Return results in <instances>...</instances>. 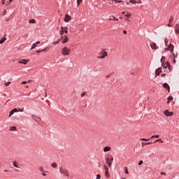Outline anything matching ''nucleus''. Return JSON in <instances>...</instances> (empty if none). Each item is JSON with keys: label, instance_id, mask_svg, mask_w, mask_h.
Wrapping results in <instances>:
<instances>
[{"label": "nucleus", "instance_id": "a18cd8bd", "mask_svg": "<svg viewBox=\"0 0 179 179\" xmlns=\"http://www.w3.org/2000/svg\"><path fill=\"white\" fill-rule=\"evenodd\" d=\"M39 171H42L43 173H44V170L43 169V166H41L39 168Z\"/></svg>", "mask_w": 179, "mask_h": 179}, {"label": "nucleus", "instance_id": "bb28decb", "mask_svg": "<svg viewBox=\"0 0 179 179\" xmlns=\"http://www.w3.org/2000/svg\"><path fill=\"white\" fill-rule=\"evenodd\" d=\"M124 173L125 174H129V172H128V167L127 166L124 167Z\"/></svg>", "mask_w": 179, "mask_h": 179}, {"label": "nucleus", "instance_id": "4468645a", "mask_svg": "<svg viewBox=\"0 0 179 179\" xmlns=\"http://www.w3.org/2000/svg\"><path fill=\"white\" fill-rule=\"evenodd\" d=\"M175 33L176 34H179V24H176V25L175 26Z\"/></svg>", "mask_w": 179, "mask_h": 179}, {"label": "nucleus", "instance_id": "774afa93", "mask_svg": "<svg viewBox=\"0 0 179 179\" xmlns=\"http://www.w3.org/2000/svg\"><path fill=\"white\" fill-rule=\"evenodd\" d=\"M106 78H110V75H107V76H106Z\"/></svg>", "mask_w": 179, "mask_h": 179}, {"label": "nucleus", "instance_id": "39448f33", "mask_svg": "<svg viewBox=\"0 0 179 179\" xmlns=\"http://www.w3.org/2000/svg\"><path fill=\"white\" fill-rule=\"evenodd\" d=\"M59 171H60L61 174H64V176H66L67 177L69 176V175H68V171L64 170V168H60Z\"/></svg>", "mask_w": 179, "mask_h": 179}, {"label": "nucleus", "instance_id": "7ed1b4c3", "mask_svg": "<svg viewBox=\"0 0 179 179\" xmlns=\"http://www.w3.org/2000/svg\"><path fill=\"white\" fill-rule=\"evenodd\" d=\"M62 31H60V36H62L64 34V33H65L66 34H68V28L67 27H61Z\"/></svg>", "mask_w": 179, "mask_h": 179}, {"label": "nucleus", "instance_id": "a878e982", "mask_svg": "<svg viewBox=\"0 0 179 179\" xmlns=\"http://www.w3.org/2000/svg\"><path fill=\"white\" fill-rule=\"evenodd\" d=\"M172 55H173V58L176 59V58H177V57H178V53H174L172 52Z\"/></svg>", "mask_w": 179, "mask_h": 179}, {"label": "nucleus", "instance_id": "c03bdc74", "mask_svg": "<svg viewBox=\"0 0 179 179\" xmlns=\"http://www.w3.org/2000/svg\"><path fill=\"white\" fill-rule=\"evenodd\" d=\"M20 113H23V111H24V108H21V109H18Z\"/></svg>", "mask_w": 179, "mask_h": 179}, {"label": "nucleus", "instance_id": "9b49d317", "mask_svg": "<svg viewBox=\"0 0 179 179\" xmlns=\"http://www.w3.org/2000/svg\"><path fill=\"white\" fill-rule=\"evenodd\" d=\"M61 38L63 39L62 43L65 44V43H68V36H65L64 38L63 36H61Z\"/></svg>", "mask_w": 179, "mask_h": 179}, {"label": "nucleus", "instance_id": "2f4dec72", "mask_svg": "<svg viewBox=\"0 0 179 179\" xmlns=\"http://www.w3.org/2000/svg\"><path fill=\"white\" fill-rule=\"evenodd\" d=\"M114 2H116V3H121L122 2V0H113Z\"/></svg>", "mask_w": 179, "mask_h": 179}, {"label": "nucleus", "instance_id": "423d86ee", "mask_svg": "<svg viewBox=\"0 0 179 179\" xmlns=\"http://www.w3.org/2000/svg\"><path fill=\"white\" fill-rule=\"evenodd\" d=\"M104 169H105V176L107 178H108L110 177V174H108V166H107V165H105Z\"/></svg>", "mask_w": 179, "mask_h": 179}, {"label": "nucleus", "instance_id": "f704fd0d", "mask_svg": "<svg viewBox=\"0 0 179 179\" xmlns=\"http://www.w3.org/2000/svg\"><path fill=\"white\" fill-rule=\"evenodd\" d=\"M59 41H61V39H59V40L55 41V42H54L55 45H57V44H59Z\"/></svg>", "mask_w": 179, "mask_h": 179}, {"label": "nucleus", "instance_id": "2eb2a0df", "mask_svg": "<svg viewBox=\"0 0 179 179\" xmlns=\"http://www.w3.org/2000/svg\"><path fill=\"white\" fill-rule=\"evenodd\" d=\"M31 118H32V120H34L36 122H38V120H40V117H37V116H36L34 115H31Z\"/></svg>", "mask_w": 179, "mask_h": 179}, {"label": "nucleus", "instance_id": "f03ea898", "mask_svg": "<svg viewBox=\"0 0 179 179\" xmlns=\"http://www.w3.org/2000/svg\"><path fill=\"white\" fill-rule=\"evenodd\" d=\"M165 50L168 51H171V52H173L174 45L171 44V43H170L169 45H168V48H166Z\"/></svg>", "mask_w": 179, "mask_h": 179}, {"label": "nucleus", "instance_id": "603ef678", "mask_svg": "<svg viewBox=\"0 0 179 179\" xmlns=\"http://www.w3.org/2000/svg\"><path fill=\"white\" fill-rule=\"evenodd\" d=\"M140 141H149L148 138H141Z\"/></svg>", "mask_w": 179, "mask_h": 179}, {"label": "nucleus", "instance_id": "ddd939ff", "mask_svg": "<svg viewBox=\"0 0 179 179\" xmlns=\"http://www.w3.org/2000/svg\"><path fill=\"white\" fill-rule=\"evenodd\" d=\"M106 164H108V167L111 168V166H112L113 163L110 162V159L106 158Z\"/></svg>", "mask_w": 179, "mask_h": 179}, {"label": "nucleus", "instance_id": "13d9d810", "mask_svg": "<svg viewBox=\"0 0 179 179\" xmlns=\"http://www.w3.org/2000/svg\"><path fill=\"white\" fill-rule=\"evenodd\" d=\"M22 85H26V83H27V81H22Z\"/></svg>", "mask_w": 179, "mask_h": 179}, {"label": "nucleus", "instance_id": "ea45409f", "mask_svg": "<svg viewBox=\"0 0 179 179\" xmlns=\"http://www.w3.org/2000/svg\"><path fill=\"white\" fill-rule=\"evenodd\" d=\"M167 68H168L169 72H171L173 71V67H171V66H169Z\"/></svg>", "mask_w": 179, "mask_h": 179}, {"label": "nucleus", "instance_id": "5fc2aeb1", "mask_svg": "<svg viewBox=\"0 0 179 179\" xmlns=\"http://www.w3.org/2000/svg\"><path fill=\"white\" fill-rule=\"evenodd\" d=\"M160 141H162V139H157L156 141H154V143H156V142H159Z\"/></svg>", "mask_w": 179, "mask_h": 179}, {"label": "nucleus", "instance_id": "72a5a7b5", "mask_svg": "<svg viewBox=\"0 0 179 179\" xmlns=\"http://www.w3.org/2000/svg\"><path fill=\"white\" fill-rule=\"evenodd\" d=\"M152 143H155L154 141H150L148 143H145L144 145H152Z\"/></svg>", "mask_w": 179, "mask_h": 179}, {"label": "nucleus", "instance_id": "4d7b16f0", "mask_svg": "<svg viewBox=\"0 0 179 179\" xmlns=\"http://www.w3.org/2000/svg\"><path fill=\"white\" fill-rule=\"evenodd\" d=\"M161 176H165L166 175V173H164V172H161Z\"/></svg>", "mask_w": 179, "mask_h": 179}, {"label": "nucleus", "instance_id": "69168bd1", "mask_svg": "<svg viewBox=\"0 0 179 179\" xmlns=\"http://www.w3.org/2000/svg\"><path fill=\"white\" fill-rule=\"evenodd\" d=\"M35 44H36V45H37V44H40V41H36V42L35 43Z\"/></svg>", "mask_w": 179, "mask_h": 179}, {"label": "nucleus", "instance_id": "bf43d9fd", "mask_svg": "<svg viewBox=\"0 0 179 179\" xmlns=\"http://www.w3.org/2000/svg\"><path fill=\"white\" fill-rule=\"evenodd\" d=\"M42 176H43V177H46V176H47V174L43 173H42Z\"/></svg>", "mask_w": 179, "mask_h": 179}, {"label": "nucleus", "instance_id": "9d476101", "mask_svg": "<svg viewBox=\"0 0 179 179\" xmlns=\"http://www.w3.org/2000/svg\"><path fill=\"white\" fill-rule=\"evenodd\" d=\"M162 73V67H159L158 69H156L155 71V75L156 76H159Z\"/></svg>", "mask_w": 179, "mask_h": 179}, {"label": "nucleus", "instance_id": "a211bd4d", "mask_svg": "<svg viewBox=\"0 0 179 179\" xmlns=\"http://www.w3.org/2000/svg\"><path fill=\"white\" fill-rule=\"evenodd\" d=\"M166 60V57L162 56L161 59V62H162V66H164V61Z\"/></svg>", "mask_w": 179, "mask_h": 179}, {"label": "nucleus", "instance_id": "49530a36", "mask_svg": "<svg viewBox=\"0 0 179 179\" xmlns=\"http://www.w3.org/2000/svg\"><path fill=\"white\" fill-rule=\"evenodd\" d=\"M173 17H171V18H170V20H169V23H171V22H173Z\"/></svg>", "mask_w": 179, "mask_h": 179}, {"label": "nucleus", "instance_id": "c85d7f7f", "mask_svg": "<svg viewBox=\"0 0 179 179\" xmlns=\"http://www.w3.org/2000/svg\"><path fill=\"white\" fill-rule=\"evenodd\" d=\"M109 159V162L110 163H113V162H114V157H113V156H111Z\"/></svg>", "mask_w": 179, "mask_h": 179}, {"label": "nucleus", "instance_id": "6e6d98bb", "mask_svg": "<svg viewBox=\"0 0 179 179\" xmlns=\"http://www.w3.org/2000/svg\"><path fill=\"white\" fill-rule=\"evenodd\" d=\"M38 52H43V50H36V53L38 54Z\"/></svg>", "mask_w": 179, "mask_h": 179}, {"label": "nucleus", "instance_id": "09e8293b", "mask_svg": "<svg viewBox=\"0 0 179 179\" xmlns=\"http://www.w3.org/2000/svg\"><path fill=\"white\" fill-rule=\"evenodd\" d=\"M161 77H162V78H166V73L162 74V75H161Z\"/></svg>", "mask_w": 179, "mask_h": 179}, {"label": "nucleus", "instance_id": "052dcab7", "mask_svg": "<svg viewBox=\"0 0 179 179\" xmlns=\"http://www.w3.org/2000/svg\"><path fill=\"white\" fill-rule=\"evenodd\" d=\"M173 64H176V59H175V58H173Z\"/></svg>", "mask_w": 179, "mask_h": 179}, {"label": "nucleus", "instance_id": "f3484780", "mask_svg": "<svg viewBox=\"0 0 179 179\" xmlns=\"http://www.w3.org/2000/svg\"><path fill=\"white\" fill-rule=\"evenodd\" d=\"M111 150V147L110 146H106L103 148V152H110Z\"/></svg>", "mask_w": 179, "mask_h": 179}, {"label": "nucleus", "instance_id": "0e129e2a", "mask_svg": "<svg viewBox=\"0 0 179 179\" xmlns=\"http://www.w3.org/2000/svg\"><path fill=\"white\" fill-rule=\"evenodd\" d=\"M152 138H155V135H152L149 139H152Z\"/></svg>", "mask_w": 179, "mask_h": 179}, {"label": "nucleus", "instance_id": "37998d69", "mask_svg": "<svg viewBox=\"0 0 179 179\" xmlns=\"http://www.w3.org/2000/svg\"><path fill=\"white\" fill-rule=\"evenodd\" d=\"M13 0H9V1H7L6 5H10V3H12Z\"/></svg>", "mask_w": 179, "mask_h": 179}, {"label": "nucleus", "instance_id": "3c124183", "mask_svg": "<svg viewBox=\"0 0 179 179\" xmlns=\"http://www.w3.org/2000/svg\"><path fill=\"white\" fill-rule=\"evenodd\" d=\"M42 51H48V48H45Z\"/></svg>", "mask_w": 179, "mask_h": 179}, {"label": "nucleus", "instance_id": "680f3d73", "mask_svg": "<svg viewBox=\"0 0 179 179\" xmlns=\"http://www.w3.org/2000/svg\"><path fill=\"white\" fill-rule=\"evenodd\" d=\"M1 1H2V4L5 5V0H1Z\"/></svg>", "mask_w": 179, "mask_h": 179}, {"label": "nucleus", "instance_id": "4be33fe9", "mask_svg": "<svg viewBox=\"0 0 179 179\" xmlns=\"http://www.w3.org/2000/svg\"><path fill=\"white\" fill-rule=\"evenodd\" d=\"M57 166H58V165H57V163H55V162H53V163L51 164V167H52L53 169H57Z\"/></svg>", "mask_w": 179, "mask_h": 179}, {"label": "nucleus", "instance_id": "6ab92c4d", "mask_svg": "<svg viewBox=\"0 0 179 179\" xmlns=\"http://www.w3.org/2000/svg\"><path fill=\"white\" fill-rule=\"evenodd\" d=\"M6 41V37H3L0 39V44H3Z\"/></svg>", "mask_w": 179, "mask_h": 179}, {"label": "nucleus", "instance_id": "dca6fc26", "mask_svg": "<svg viewBox=\"0 0 179 179\" xmlns=\"http://www.w3.org/2000/svg\"><path fill=\"white\" fill-rule=\"evenodd\" d=\"M171 66V65L170 63L168 62H166L165 64H164V66H163L162 67L164 68V69H167V68H169V66Z\"/></svg>", "mask_w": 179, "mask_h": 179}, {"label": "nucleus", "instance_id": "b1692460", "mask_svg": "<svg viewBox=\"0 0 179 179\" xmlns=\"http://www.w3.org/2000/svg\"><path fill=\"white\" fill-rule=\"evenodd\" d=\"M36 47H37V43H34L31 47V50H34Z\"/></svg>", "mask_w": 179, "mask_h": 179}, {"label": "nucleus", "instance_id": "412c9836", "mask_svg": "<svg viewBox=\"0 0 179 179\" xmlns=\"http://www.w3.org/2000/svg\"><path fill=\"white\" fill-rule=\"evenodd\" d=\"M108 20H116L117 22H118V18H116L114 16H110V17L108 19Z\"/></svg>", "mask_w": 179, "mask_h": 179}, {"label": "nucleus", "instance_id": "864d4df0", "mask_svg": "<svg viewBox=\"0 0 179 179\" xmlns=\"http://www.w3.org/2000/svg\"><path fill=\"white\" fill-rule=\"evenodd\" d=\"M171 22H169L168 24H167V26H168V27H173V25H171V24H170Z\"/></svg>", "mask_w": 179, "mask_h": 179}, {"label": "nucleus", "instance_id": "0eeeda50", "mask_svg": "<svg viewBox=\"0 0 179 179\" xmlns=\"http://www.w3.org/2000/svg\"><path fill=\"white\" fill-rule=\"evenodd\" d=\"M150 45L152 50H157L159 48V47H157V45H156V43H151Z\"/></svg>", "mask_w": 179, "mask_h": 179}, {"label": "nucleus", "instance_id": "f8f14e48", "mask_svg": "<svg viewBox=\"0 0 179 179\" xmlns=\"http://www.w3.org/2000/svg\"><path fill=\"white\" fill-rule=\"evenodd\" d=\"M27 62H29L28 59H22L19 61V64H22L23 65H26Z\"/></svg>", "mask_w": 179, "mask_h": 179}, {"label": "nucleus", "instance_id": "4c0bfd02", "mask_svg": "<svg viewBox=\"0 0 179 179\" xmlns=\"http://www.w3.org/2000/svg\"><path fill=\"white\" fill-rule=\"evenodd\" d=\"M13 110V112L14 113H19V109H17V108H13V109H12Z\"/></svg>", "mask_w": 179, "mask_h": 179}, {"label": "nucleus", "instance_id": "c756f323", "mask_svg": "<svg viewBox=\"0 0 179 179\" xmlns=\"http://www.w3.org/2000/svg\"><path fill=\"white\" fill-rule=\"evenodd\" d=\"M10 131H16V127H15V126L11 127L10 129Z\"/></svg>", "mask_w": 179, "mask_h": 179}, {"label": "nucleus", "instance_id": "aec40b11", "mask_svg": "<svg viewBox=\"0 0 179 179\" xmlns=\"http://www.w3.org/2000/svg\"><path fill=\"white\" fill-rule=\"evenodd\" d=\"M107 57V52H104L102 54V55H101V56L99 57V58L101 59V58H105V57Z\"/></svg>", "mask_w": 179, "mask_h": 179}, {"label": "nucleus", "instance_id": "1a4fd4ad", "mask_svg": "<svg viewBox=\"0 0 179 179\" xmlns=\"http://www.w3.org/2000/svg\"><path fill=\"white\" fill-rule=\"evenodd\" d=\"M163 87H164V89H166L169 93H170V85H169L167 83H164L163 84Z\"/></svg>", "mask_w": 179, "mask_h": 179}, {"label": "nucleus", "instance_id": "de8ad7c7", "mask_svg": "<svg viewBox=\"0 0 179 179\" xmlns=\"http://www.w3.org/2000/svg\"><path fill=\"white\" fill-rule=\"evenodd\" d=\"M8 85H10V82H7L5 83V86H8Z\"/></svg>", "mask_w": 179, "mask_h": 179}, {"label": "nucleus", "instance_id": "c9c22d12", "mask_svg": "<svg viewBox=\"0 0 179 179\" xmlns=\"http://www.w3.org/2000/svg\"><path fill=\"white\" fill-rule=\"evenodd\" d=\"M13 166H14V167H16V169H19V166H17V164H16V162H13Z\"/></svg>", "mask_w": 179, "mask_h": 179}, {"label": "nucleus", "instance_id": "338daca9", "mask_svg": "<svg viewBox=\"0 0 179 179\" xmlns=\"http://www.w3.org/2000/svg\"><path fill=\"white\" fill-rule=\"evenodd\" d=\"M155 138H159V135H155Z\"/></svg>", "mask_w": 179, "mask_h": 179}, {"label": "nucleus", "instance_id": "7c9ffc66", "mask_svg": "<svg viewBox=\"0 0 179 179\" xmlns=\"http://www.w3.org/2000/svg\"><path fill=\"white\" fill-rule=\"evenodd\" d=\"M83 1V0H77V6H79V5H80V3H82Z\"/></svg>", "mask_w": 179, "mask_h": 179}, {"label": "nucleus", "instance_id": "5701e85b", "mask_svg": "<svg viewBox=\"0 0 179 179\" xmlns=\"http://www.w3.org/2000/svg\"><path fill=\"white\" fill-rule=\"evenodd\" d=\"M29 23H30V24H34V23H36V20H34V19H31V20H29Z\"/></svg>", "mask_w": 179, "mask_h": 179}, {"label": "nucleus", "instance_id": "e2e57ef3", "mask_svg": "<svg viewBox=\"0 0 179 179\" xmlns=\"http://www.w3.org/2000/svg\"><path fill=\"white\" fill-rule=\"evenodd\" d=\"M124 34H127V30L123 31Z\"/></svg>", "mask_w": 179, "mask_h": 179}, {"label": "nucleus", "instance_id": "cd10ccee", "mask_svg": "<svg viewBox=\"0 0 179 179\" xmlns=\"http://www.w3.org/2000/svg\"><path fill=\"white\" fill-rule=\"evenodd\" d=\"M164 43H165V45L167 46V44L169 43V39L167 38H164Z\"/></svg>", "mask_w": 179, "mask_h": 179}, {"label": "nucleus", "instance_id": "79ce46f5", "mask_svg": "<svg viewBox=\"0 0 179 179\" xmlns=\"http://www.w3.org/2000/svg\"><path fill=\"white\" fill-rule=\"evenodd\" d=\"M142 164H143V161L141 160V161L138 162V166H142Z\"/></svg>", "mask_w": 179, "mask_h": 179}, {"label": "nucleus", "instance_id": "20e7f679", "mask_svg": "<svg viewBox=\"0 0 179 179\" xmlns=\"http://www.w3.org/2000/svg\"><path fill=\"white\" fill-rule=\"evenodd\" d=\"M164 114L166 117H173V112H170L169 110H165Z\"/></svg>", "mask_w": 179, "mask_h": 179}, {"label": "nucleus", "instance_id": "f257e3e1", "mask_svg": "<svg viewBox=\"0 0 179 179\" xmlns=\"http://www.w3.org/2000/svg\"><path fill=\"white\" fill-rule=\"evenodd\" d=\"M69 52H71V50L68 49L66 47L62 49V54L63 55H69Z\"/></svg>", "mask_w": 179, "mask_h": 179}, {"label": "nucleus", "instance_id": "473e14b6", "mask_svg": "<svg viewBox=\"0 0 179 179\" xmlns=\"http://www.w3.org/2000/svg\"><path fill=\"white\" fill-rule=\"evenodd\" d=\"M130 3H133V5H136V0H130Z\"/></svg>", "mask_w": 179, "mask_h": 179}, {"label": "nucleus", "instance_id": "8fccbe9b", "mask_svg": "<svg viewBox=\"0 0 179 179\" xmlns=\"http://www.w3.org/2000/svg\"><path fill=\"white\" fill-rule=\"evenodd\" d=\"M85 94H86V92H83V93L81 94V97H83V96H85Z\"/></svg>", "mask_w": 179, "mask_h": 179}, {"label": "nucleus", "instance_id": "a19ab883", "mask_svg": "<svg viewBox=\"0 0 179 179\" xmlns=\"http://www.w3.org/2000/svg\"><path fill=\"white\" fill-rule=\"evenodd\" d=\"M100 178H101V176L100 174H97L96 179H100Z\"/></svg>", "mask_w": 179, "mask_h": 179}, {"label": "nucleus", "instance_id": "6e6552de", "mask_svg": "<svg viewBox=\"0 0 179 179\" xmlns=\"http://www.w3.org/2000/svg\"><path fill=\"white\" fill-rule=\"evenodd\" d=\"M71 16L69 15L66 14L64 17V22L66 23H68V22H69L71 20Z\"/></svg>", "mask_w": 179, "mask_h": 179}, {"label": "nucleus", "instance_id": "58836bf2", "mask_svg": "<svg viewBox=\"0 0 179 179\" xmlns=\"http://www.w3.org/2000/svg\"><path fill=\"white\" fill-rule=\"evenodd\" d=\"M168 100H169L170 101H173V96H168Z\"/></svg>", "mask_w": 179, "mask_h": 179}, {"label": "nucleus", "instance_id": "e433bc0d", "mask_svg": "<svg viewBox=\"0 0 179 179\" xmlns=\"http://www.w3.org/2000/svg\"><path fill=\"white\" fill-rule=\"evenodd\" d=\"M124 16H125V17H127V19H129V18L131 17V14H126Z\"/></svg>", "mask_w": 179, "mask_h": 179}, {"label": "nucleus", "instance_id": "393cba45", "mask_svg": "<svg viewBox=\"0 0 179 179\" xmlns=\"http://www.w3.org/2000/svg\"><path fill=\"white\" fill-rule=\"evenodd\" d=\"M13 114H15V112H13V109L10 111V113H9V117H12V115H13Z\"/></svg>", "mask_w": 179, "mask_h": 179}]
</instances>
